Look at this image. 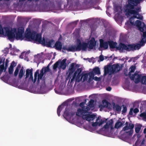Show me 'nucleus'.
<instances>
[{"label":"nucleus","instance_id":"obj_34","mask_svg":"<svg viewBox=\"0 0 146 146\" xmlns=\"http://www.w3.org/2000/svg\"><path fill=\"white\" fill-rule=\"evenodd\" d=\"M140 116L143 117L144 118L146 119V113H141L140 115Z\"/></svg>","mask_w":146,"mask_h":146},{"label":"nucleus","instance_id":"obj_37","mask_svg":"<svg viewBox=\"0 0 146 146\" xmlns=\"http://www.w3.org/2000/svg\"><path fill=\"white\" fill-rule=\"evenodd\" d=\"M139 112V110L137 108L133 110V112L134 113H137Z\"/></svg>","mask_w":146,"mask_h":146},{"label":"nucleus","instance_id":"obj_8","mask_svg":"<svg viewBox=\"0 0 146 146\" xmlns=\"http://www.w3.org/2000/svg\"><path fill=\"white\" fill-rule=\"evenodd\" d=\"M66 59H64L62 61H58L53 66V69H55L57 68L59 69L62 68L64 69L66 66Z\"/></svg>","mask_w":146,"mask_h":146},{"label":"nucleus","instance_id":"obj_38","mask_svg":"<svg viewBox=\"0 0 146 146\" xmlns=\"http://www.w3.org/2000/svg\"><path fill=\"white\" fill-rule=\"evenodd\" d=\"M26 54V53H25V52H23V53H22L21 56H20V58H23V57H22V56H23L25 54Z\"/></svg>","mask_w":146,"mask_h":146},{"label":"nucleus","instance_id":"obj_41","mask_svg":"<svg viewBox=\"0 0 146 146\" xmlns=\"http://www.w3.org/2000/svg\"><path fill=\"white\" fill-rule=\"evenodd\" d=\"M145 141L144 139H143V140L142 142H141V144L142 145H143L144 143L145 142Z\"/></svg>","mask_w":146,"mask_h":146},{"label":"nucleus","instance_id":"obj_31","mask_svg":"<svg viewBox=\"0 0 146 146\" xmlns=\"http://www.w3.org/2000/svg\"><path fill=\"white\" fill-rule=\"evenodd\" d=\"M135 69V66H132L130 68V72H134Z\"/></svg>","mask_w":146,"mask_h":146},{"label":"nucleus","instance_id":"obj_33","mask_svg":"<svg viewBox=\"0 0 146 146\" xmlns=\"http://www.w3.org/2000/svg\"><path fill=\"white\" fill-rule=\"evenodd\" d=\"M19 72V69L18 68H17L15 70V72H14V75L15 76H17L18 74V72Z\"/></svg>","mask_w":146,"mask_h":146},{"label":"nucleus","instance_id":"obj_9","mask_svg":"<svg viewBox=\"0 0 146 146\" xmlns=\"http://www.w3.org/2000/svg\"><path fill=\"white\" fill-rule=\"evenodd\" d=\"M126 124V125L123 128V130L129 135H132L133 131V129L134 127V125L132 123H129L128 125V122H127Z\"/></svg>","mask_w":146,"mask_h":146},{"label":"nucleus","instance_id":"obj_27","mask_svg":"<svg viewBox=\"0 0 146 146\" xmlns=\"http://www.w3.org/2000/svg\"><path fill=\"white\" fill-rule=\"evenodd\" d=\"M94 102V101L93 100H91L89 102L88 104V107H90V108L93 107L94 106L93 103Z\"/></svg>","mask_w":146,"mask_h":146},{"label":"nucleus","instance_id":"obj_2","mask_svg":"<svg viewBox=\"0 0 146 146\" xmlns=\"http://www.w3.org/2000/svg\"><path fill=\"white\" fill-rule=\"evenodd\" d=\"M77 45H70L63 47L62 51L65 52V51H75L76 50H86L87 48L90 49H93L96 45V42L94 38H92L89 39V41L87 44L86 43H83L82 44L81 41L78 39L76 41Z\"/></svg>","mask_w":146,"mask_h":146},{"label":"nucleus","instance_id":"obj_10","mask_svg":"<svg viewBox=\"0 0 146 146\" xmlns=\"http://www.w3.org/2000/svg\"><path fill=\"white\" fill-rule=\"evenodd\" d=\"M64 115H65L66 116V119H67L70 122H71V121L72 122H74L75 121L74 119H75V117L74 114L72 113H70L68 114L65 112L64 113Z\"/></svg>","mask_w":146,"mask_h":146},{"label":"nucleus","instance_id":"obj_19","mask_svg":"<svg viewBox=\"0 0 146 146\" xmlns=\"http://www.w3.org/2000/svg\"><path fill=\"white\" fill-rule=\"evenodd\" d=\"M76 65L74 63L71 64L69 67V70L72 72H73L76 69Z\"/></svg>","mask_w":146,"mask_h":146},{"label":"nucleus","instance_id":"obj_46","mask_svg":"<svg viewBox=\"0 0 146 146\" xmlns=\"http://www.w3.org/2000/svg\"><path fill=\"white\" fill-rule=\"evenodd\" d=\"M145 137L146 138V135H145Z\"/></svg>","mask_w":146,"mask_h":146},{"label":"nucleus","instance_id":"obj_30","mask_svg":"<svg viewBox=\"0 0 146 146\" xmlns=\"http://www.w3.org/2000/svg\"><path fill=\"white\" fill-rule=\"evenodd\" d=\"M24 73L23 70V69H21L20 70L19 75V77L20 78H21L23 77Z\"/></svg>","mask_w":146,"mask_h":146},{"label":"nucleus","instance_id":"obj_16","mask_svg":"<svg viewBox=\"0 0 146 146\" xmlns=\"http://www.w3.org/2000/svg\"><path fill=\"white\" fill-rule=\"evenodd\" d=\"M102 106L104 107L108 108V109L111 108V104L106 100H104L103 101Z\"/></svg>","mask_w":146,"mask_h":146},{"label":"nucleus","instance_id":"obj_42","mask_svg":"<svg viewBox=\"0 0 146 146\" xmlns=\"http://www.w3.org/2000/svg\"><path fill=\"white\" fill-rule=\"evenodd\" d=\"M143 133H146V128H145L143 130Z\"/></svg>","mask_w":146,"mask_h":146},{"label":"nucleus","instance_id":"obj_17","mask_svg":"<svg viewBox=\"0 0 146 146\" xmlns=\"http://www.w3.org/2000/svg\"><path fill=\"white\" fill-rule=\"evenodd\" d=\"M15 64L14 62H12L9 69V72L10 74H12L13 72V68L15 66Z\"/></svg>","mask_w":146,"mask_h":146},{"label":"nucleus","instance_id":"obj_18","mask_svg":"<svg viewBox=\"0 0 146 146\" xmlns=\"http://www.w3.org/2000/svg\"><path fill=\"white\" fill-rule=\"evenodd\" d=\"M91 72L94 75L95 74H100V69L98 67H96L93 69V71Z\"/></svg>","mask_w":146,"mask_h":146},{"label":"nucleus","instance_id":"obj_3","mask_svg":"<svg viewBox=\"0 0 146 146\" xmlns=\"http://www.w3.org/2000/svg\"><path fill=\"white\" fill-rule=\"evenodd\" d=\"M82 71L80 68L78 69L74 73L73 79L75 80L76 81L79 82L80 81L84 82L87 80L90 82L93 80L94 74L92 72H90L88 74H84L81 76L80 74Z\"/></svg>","mask_w":146,"mask_h":146},{"label":"nucleus","instance_id":"obj_12","mask_svg":"<svg viewBox=\"0 0 146 146\" xmlns=\"http://www.w3.org/2000/svg\"><path fill=\"white\" fill-rule=\"evenodd\" d=\"M43 75L44 72L43 71H41L40 73L39 74H38V72L36 71L35 74L34 79V80L33 82L35 83L36 81L37 76H38V81H39V80L41 79Z\"/></svg>","mask_w":146,"mask_h":146},{"label":"nucleus","instance_id":"obj_45","mask_svg":"<svg viewBox=\"0 0 146 146\" xmlns=\"http://www.w3.org/2000/svg\"><path fill=\"white\" fill-rule=\"evenodd\" d=\"M25 60H27V61H28V58H26V59H25Z\"/></svg>","mask_w":146,"mask_h":146},{"label":"nucleus","instance_id":"obj_11","mask_svg":"<svg viewBox=\"0 0 146 146\" xmlns=\"http://www.w3.org/2000/svg\"><path fill=\"white\" fill-rule=\"evenodd\" d=\"M146 42V39L145 38H142L140 43L134 44L133 46V47L135 50L139 49L141 46H144Z\"/></svg>","mask_w":146,"mask_h":146},{"label":"nucleus","instance_id":"obj_32","mask_svg":"<svg viewBox=\"0 0 146 146\" xmlns=\"http://www.w3.org/2000/svg\"><path fill=\"white\" fill-rule=\"evenodd\" d=\"M93 79H94V80L96 81H100L101 80L100 78H98L97 77H94V76L93 77Z\"/></svg>","mask_w":146,"mask_h":146},{"label":"nucleus","instance_id":"obj_15","mask_svg":"<svg viewBox=\"0 0 146 146\" xmlns=\"http://www.w3.org/2000/svg\"><path fill=\"white\" fill-rule=\"evenodd\" d=\"M100 46L101 47L104 48L105 49H107L108 48L109 44L108 41V42H103L102 39H100Z\"/></svg>","mask_w":146,"mask_h":146},{"label":"nucleus","instance_id":"obj_14","mask_svg":"<svg viewBox=\"0 0 146 146\" xmlns=\"http://www.w3.org/2000/svg\"><path fill=\"white\" fill-rule=\"evenodd\" d=\"M32 72L31 70L29 69H27L26 70V78H29L30 80H32L33 82Z\"/></svg>","mask_w":146,"mask_h":146},{"label":"nucleus","instance_id":"obj_29","mask_svg":"<svg viewBox=\"0 0 146 146\" xmlns=\"http://www.w3.org/2000/svg\"><path fill=\"white\" fill-rule=\"evenodd\" d=\"M62 105L60 106H59L58 108L57 113L59 116L60 115V112L62 108Z\"/></svg>","mask_w":146,"mask_h":146},{"label":"nucleus","instance_id":"obj_20","mask_svg":"<svg viewBox=\"0 0 146 146\" xmlns=\"http://www.w3.org/2000/svg\"><path fill=\"white\" fill-rule=\"evenodd\" d=\"M123 124V123L119 121H117L115 124L114 127L116 129L119 128L121 127Z\"/></svg>","mask_w":146,"mask_h":146},{"label":"nucleus","instance_id":"obj_44","mask_svg":"<svg viewBox=\"0 0 146 146\" xmlns=\"http://www.w3.org/2000/svg\"><path fill=\"white\" fill-rule=\"evenodd\" d=\"M132 112V111H130L129 112V113L130 114H131Z\"/></svg>","mask_w":146,"mask_h":146},{"label":"nucleus","instance_id":"obj_28","mask_svg":"<svg viewBox=\"0 0 146 146\" xmlns=\"http://www.w3.org/2000/svg\"><path fill=\"white\" fill-rule=\"evenodd\" d=\"M141 81L143 84H146V76H143L142 77Z\"/></svg>","mask_w":146,"mask_h":146},{"label":"nucleus","instance_id":"obj_6","mask_svg":"<svg viewBox=\"0 0 146 146\" xmlns=\"http://www.w3.org/2000/svg\"><path fill=\"white\" fill-rule=\"evenodd\" d=\"M110 47L111 48H116V49L119 50L120 51H123L124 50H128L129 47V46H126L123 44H120L118 46L116 42L113 41H108Z\"/></svg>","mask_w":146,"mask_h":146},{"label":"nucleus","instance_id":"obj_13","mask_svg":"<svg viewBox=\"0 0 146 146\" xmlns=\"http://www.w3.org/2000/svg\"><path fill=\"white\" fill-rule=\"evenodd\" d=\"M141 78V75L139 74H135L134 75L132 76H131L130 74V78L131 80H133L136 83H138L139 82Z\"/></svg>","mask_w":146,"mask_h":146},{"label":"nucleus","instance_id":"obj_43","mask_svg":"<svg viewBox=\"0 0 146 146\" xmlns=\"http://www.w3.org/2000/svg\"><path fill=\"white\" fill-rule=\"evenodd\" d=\"M8 63V61L7 60L6 61V64L5 66H7V63Z\"/></svg>","mask_w":146,"mask_h":146},{"label":"nucleus","instance_id":"obj_26","mask_svg":"<svg viewBox=\"0 0 146 146\" xmlns=\"http://www.w3.org/2000/svg\"><path fill=\"white\" fill-rule=\"evenodd\" d=\"M113 108L115 110L118 111H121V107L117 105H115Z\"/></svg>","mask_w":146,"mask_h":146},{"label":"nucleus","instance_id":"obj_1","mask_svg":"<svg viewBox=\"0 0 146 146\" xmlns=\"http://www.w3.org/2000/svg\"><path fill=\"white\" fill-rule=\"evenodd\" d=\"M24 32V29L20 28L17 29L10 27H5L2 28L0 25V34L7 36L9 39L12 40L14 39L22 40L23 39L27 40H33L42 45L49 47H54L55 42L53 40H49L44 38H42L41 35L37 34L34 31L31 32L29 29H27L24 36L23 35Z\"/></svg>","mask_w":146,"mask_h":146},{"label":"nucleus","instance_id":"obj_5","mask_svg":"<svg viewBox=\"0 0 146 146\" xmlns=\"http://www.w3.org/2000/svg\"><path fill=\"white\" fill-rule=\"evenodd\" d=\"M120 69V67L118 64H115L112 66H105L104 67V75L107 74L111 75L115 72L118 71Z\"/></svg>","mask_w":146,"mask_h":146},{"label":"nucleus","instance_id":"obj_22","mask_svg":"<svg viewBox=\"0 0 146 146\" xmlns=\"http://www.w3.org/2000/svg\"><path fill=\"white\" fill-rule=\"evenodd\" d=\"M61 43L59 42H57L55 44L54 46L57 50H60L62 48Z\"/></svg>","mask_w":146,"mask_h":146},{"label":"nucleus","instance_id":"obj_40","mask_svg":"<svg viewBox=\"0 0 146 146\" xmlns=\"http://www.w3.org/2000/svg\"><path fill=\"white\" fill-rule=\"evenodd\" d=\"M106 90L108 91H110L111 90V88L110 87H108L106 88Z\"/></svg>","mask_w":146,"mask_h":146},{"label":"nucleus","instance_id":"obj_35","mask_svg":"<svg viewBox=\"0 0 146 146\" xmlns=\"http://www.w3.org/2000/svg\"><path fill=\"white\" fill-rule=\"evenodd\" d=\"M104 60V58L103 56H102L101 55L100 56V61H101L103 60Z\"/></svg>","mask_w":146,"mask_h":146},{"label":"nucleus","instance_id":"obj_39","mask_svg":"<svg viewBox=\"0 0 146 146\" xmlns=\"http://www.w3.org/2000/svg\"><path fill=\"white\" fill-rule=\"evenodd\" d=\"M86 129H88V130L90 131H92V130L91 127H90L89 126L88 127H87Z\"/></svg>","mask_w":146,"mask_h":146},{"label":"nucleus","instance_id":"obj_21","mask_svg":"<svg viewBox=\"0 0 146 146\" xmlns=\"http://www.w3.org/2000/svg\"><path fill=\"white\" fill-rule=\"evenodd\" d=\"M113 123V121L111 120H109L107 123L104 126L105 128H108L110 127H111V125Z\"/></svg>","mask_w":146,"mask_h":146},{"label":"nucleus","instance_id":"obj_24","mask_svg":"<svg viewBox=\"0 0 146 146\" xmlns=\"http://www.w3.org/2000/svg\"><path fill=\"white\" fill-rule=\"evenodd\" d=\"M142 126L140 124H137L135 125V131L136 133H138L139 132Z\"/></svg>","mask_w":146,"mask_h":146},{"label":"nucleus","instance_id":"obj_25","mask_svg":"<svg viewBox=\"0 0 146 146\" xmlns=\"http://www.w3.org/2000/svg\"><path fill=\"white\" fill-rule=\"evenodd\" d=\"M42 58L41 54H38L35 56V59L36 60L39 61Z\"/></svg>","mask_w":146,"mask_h":146},{"label":"nucleus","instance_id":"obj_23","mask_svg":"<svg viewBox=\"0 0 146 146\" xmlns=\"http://www.w3.org/2000/svg\"><path fill=\"white\" fill-rule=\"evenodd\" d=\"M7 68V66H5H5L4 63H3L0 66V72L1 73L2 72H5Z\"/></svg>","mask_w":146,"mask_h":146},{"label":"nucleus","instance_id":"obj_47","mask_svg":"<svg viewBox=\"0 0 146 146\" xmlns=\"http://www.w3.org/2000/svg\"><path fill=\"white\" fill-rule=\"evenodd\" d=\"M1 64V63L0 62V64Z\"/></svg>","mask_w":146,"mask_h":146},{"label":"nucleus","instance_id":"obj_7","mask_svg":"<svg viewBox=\"0 0 146 146\" xmlns=\"http://www.w3.org/2000/svg\"><path fill=\"white\" fill-rule=\"evenodd\" d=\"M86 104L84 103H81L80 105L81 107V109H78L77 110V112L76 113V115L78 116H82L83 118V116L86 114H87V113H90V112H87L90 109L89 107L88 108H86Z\"/></svg>","mask_w":146,"mask_h":146},{"label":"nucleus","instance_id":"obj_36","mask_svg":"<svg viewBox=\"0 0 146 146\" xmlns=\"http://www.w3.org/2000/svg\"><path fill=\"white\" fill-rule=\"evenodd\" d=\"M127 111V108L125 107H124L123 108V109L122 110V112L125 113L126 111Z\"/></svg>","mask_w":146,"mask_h":146},{"label":"nucleus","instance_id":"obj_4","mask_svg":"<svg viewBox=\"0 0 146 146\" xmlns=\"http://www.w3.org/2000/svg\"><path fill=\"white\" fill-rule=\"evenodd\" d=\"M84 115L83 117V119L86 120L90 121H93L92 124L93 127H95L98 125L100 126L102 124L106 122V119L105 121L104 119H102L100 117H96L94 115L91 114L90 113H88Z\"/></svg>","mask_w":146,"mask_h":146}]
</instances>
